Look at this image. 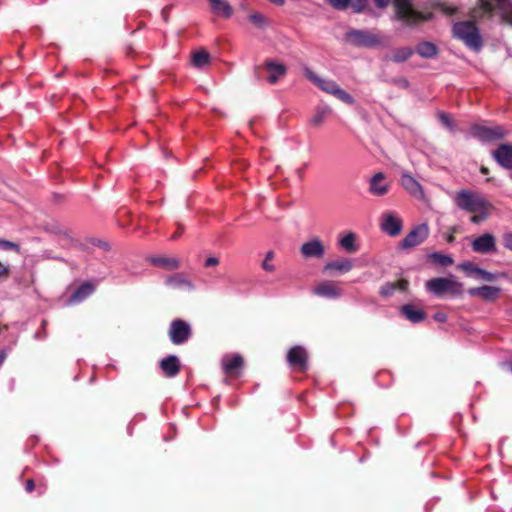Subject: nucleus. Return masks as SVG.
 Wrapping results in <instances>:
<instances>
[{
  "label": "nucleus",
  "instance_id": "1",
  "mask_svg": "<svg viewBox=\"0 0 512 512\" xmlns=\"http://www.w3.org/2000/svg\"><path fill=\"white\" fill-rule=\"evenodd\" d=\"M376 7L385 9L392 2L395 10L394 19L401 21L405 26L414 28L420 23L429 21L433 14L423 13L413 8L412 0H373Z\"/></svg>",
  "mask_w": 512,
  "mask_h": 512
},
{
  "label": "nucleus",
  "instance_id": "2",
  "mask_svg": "<svg viewBox=\"0 0 512 512\" xmlns=\"http://www.w3.org/2000/svg\"><path fill=\"white\" fill-rule=\"evenodd\" d=\"M498 10L501 23L512 26V1L511 0H478V7L471 11L474 19L482 18L485 14L489 16Z\"/></svg>",
  "mask_w": 512,
  "mask_h": 512
},
{
  "label": "nucleus",
  "instance_id": "3",
  "mask_svg": "<svg viewBox=\"0 0 512 512\" xmlns=\"http://www.w3.org/2000/svg\"><path fill=\"white\" fill-rule=\"evenodd\" d=\"M453 36L461 41L474 51H479L482 48L483 41L474 21H461L453 25Z\"/></svg>",
  "mask_w": 512,
  "mask_h": 512
},
{
  "label": "nucleus",
  "instance_id": "4",
  "mask_svg": "<svg viewBox=\"0 0 512 512\" xmlns=\"http://www.w3.org/2000/svg\"><path fill=\"white\" fill-rule=\"evenodd\" d=\"M458 208L469 213H476L482 209H493V205L479 193L470 190H460L454 198Z\"/></svg>",
  "mask_w": 512,
  "mask_h": 512
},
{
  "label": "nucleus",
  "instance_id": "5",
  "mask_svg": "<svg viewBox=\"0 0 512 512\" xmlns=\"http://www.w3.org/2000/svg\"><path fill=\"white\" fill-rule=\"evenodd\" d=\"M426 287L436 295H461L463 291V285L451 278H433L426 283Z\"/></svg>",
  "mask_w": 512,
  "mask_h": 512
},
{
  "label": "nucleus",
  "instance_id": "6",
  "mask_svg": "<svg viewBox=\"0 0 512 512\" xmlns=\"http://www.w3.org/2000/svg\"><path fill=\"white\" fill-rule=\"evenodd\" d=\"M262 68L268 73L267 81L270 84L277 83L287 73V67L284 64L268 59L263 63L262 66L256 65L254 67V75L257 80L262 79V75L260 73Z\"/></svg>",
  "mask_w": 512,
  "mask_h": 512
},
{
  "label": "nucleus",
  "instance_id": "7",
  "mask_svg": "<svg viewBox=\"0 0 512 512\" xmlns=\"http://www.w3.org/2000/svg\"><path fill=\"white\" fill-rule=\"evenodd\" d=\"M168 335L174 345H181L191 338L192 327L183 319H174L170 323Z\"/></svg>",
  "mask_w": 512,
  "mask_h": 512
},
{
  "label": "nucleus",
  "instance_id": "8",
  "mask_svg": "<svg viewBox=\"0 0 512 512\" xmlns=\"http://www.w3.org/2000/svg\"><path fill=\"white\" fill-rule=\"evenodd\" d=\"M471 134L481 141L492 142L505 138L507 131L502 126L486 127L474 125L471 127Z\"/></svg>",
  "mask_w": 512,
  "mask_h": 512
},
{
  "label": "nucleus",
  "instance_id": "9",
  "mask_svg": "<svg viewBox=\"0 0 512 512\" xmlns=\"http://www.w3.org/2000/svg\"><path fill=\"white\" fill-rule=\"evenodd\" d=\"M492 158L499 166L510 171V178L512 179V144L502 143L491 152Z\"/></svg>",
  "mask_w": 512,
  "mask_h": 512
},
{
  "label": "nucleus",
  "instance_id": "10",
  "mask_svg": "<svg viewBox=\"0 0 512 512\" xmlns=\"http://www.w3.org/2000/svg\"><path fill=\"white\" fill-rule=\"evenodd\" d=\"M287 361L294 369L305 372L308 369V353L302 346H294L287 353Z\"/></svg>",
  "mask_w": 512,
  "mask_h": 512
},
{
  "label": "nucleus",
  "instance_id": "11",
  "mask_svg": "<svg viewBox=\"0 0 512 512\" xmlns=\"http://www.w3.org/2000/svg\"><path fill=\"white\" fill-rule=\"evenodd\" d=\"M429 234L427 224H420L412 229L406 237L400 242L402 249H409L421 244Z\"/></svg>",
  "mask_w": 512,
  "mask_h": 512
},
{
  "label": "nucleus",
  "instance_id": "12",
  "mask_svg": "<svg viewBox=\"0 0 512 512\" xmlns=\"http://www.w3.org/2000/svg\"><path fill=\"white\" fill-rule=\"evenodd\" d=\"M325 252V246L318 237H314L309 241L304 242L300 247V253L306 259H322Z\"/></svg>",
  "mask_w": 512,
  "mask_h": 512
},
{
  "label": "nucleus",
  "instance_id": "13",
  "mask_svg": "<svg viewBox=\"0 0 512 512\" xmlns=\"http://www.w3.org/2000/svg\"><path fill=\"white\" fill-rule=\"evenodd\" d=\"M352 269V261L349 258H339L328 261L322 268V272L330 277H336L348 273Z\"/></svg>",
  "mask_w": 512,
  "mask_h": 512
},
{
  "label": "nucleus",
  "instance_id": "14",
  "mask_svg": "<svg viewBox=\"0 0 512 512\" xmlns=\"http://www.w3.org/2000/svg\"><path fill=\"white\" fill-rule=\"evenodd\" d=\"M354 45L375 48L382 45V38L371 31L354 30Z\"/></svg>",
  "mask_w": 512,
  "mask_h": 512
},
{
  "label": "nucleus",
  "instance_id": "15",
  "mask_svg": "<svg viewBox=\"0 0 512 512\" xmlns=\"http://www.w3.org/2000/svg\"><path fill=\"white\" fill-rule=\"evenodd\" d=\"M381 229L389 236L395 237L402 230V220L392 212L384 213L382 215Z\"/></svg>",
  "mask_w": 512,
  "mask_h": 512
},
{
  "label": "nucleus",
  "instance_id": "16",
  "mask_svg": "<svg viewBox=\"0 0 512 512\" xmlns=\"http://www.w3.org/2000/svg\"><path fill=\"white\" fill-rule=\"evenodd\" d=\"M391 187V183L386 180V175L378 172L373 175L369 181V192L375 196L386 195Z\"/></svg>",
  "mask_w": 512,
  "mask_h": 512
},
{
  "label": "nucleus",
  "instance_id": "17",
  "mask_svg": "<svg viewBox=\"0 0 512 512\" xmlns=\"http://www.w3.org/2000/svg\"><path fill=\"white\" fill-rule=\"evenodd\" d=\"M474 252L486 254L496 250L495 237L490 233H485L472 242Z\"/></svg>",
  "mask_w": 512,
  "mask_h": 512
},
{
  "label": "nucleus",
  "instance_id": "18",
  "mask_svg": "<svg viewBox=\"0 0 512 512\" xmlns=\"http://www.w3.org/2000/svg\"><path fill=\"white\" fill-rule=\"evenodd\" d=\"M402 187L416 199H424V191L420 183L410 174L404 172L401 176Z\"/></svg>",
  "mask_w": 512,
  "mask_h": 512
},
{
  "label": "nucleus",
  "instance_id": "19",
  "mask_svg": "<svg viewBox=\"0 0 512 512\" xmlns=\"http://www.w3.org/2000/svg\"><path fill=\"white\" fill-rule=\"evenodd\" d=\"M243 366L244 359L239 354L233 355L232 357H225L222 360V367L224 372L231 377H238Z\"/></svg>",
  "mask_w": 512,
  "mask_h": 512
},
{
  "label": "nucleus",
  "instance_id": "20",
  "mask_svg": "<svg viewBox=\"0 0 512 512\" xmlns=\"http://www.w3.org/2000/svg\"><path fill=\"white\" fill-rule=\"evenodd\" d=\"M167 286L173 289L193 291L195 286L183 273H175L168 276L165 280Z\"/></svg>",
  "mask_w": 512,
  "mask_h": 512
},
{
  "label": "nucleus",
  "instance_id": "21",
  "mask_svg": "<svg viewBox=\"0 0 512 512\" xmlns=\"http://www.w3.org/2000/svg\"><path fill=\"white\" fill-rule=\"evenodd\" d=\"M160 368L167 377H174L180 371V362L177 356L170 355L160 361Z\"/></svg>",
  "mask_w": 512,
  "mask_h": 512
},
{
  "label": "nucleus",
  "instance_id": "22",
  "mask_svg": "<svg viewBox=\"0 0 512 512\" xmlns=\"http://www.w3.org/2000/svg\"><path fill=\"white\" fill-rule=\"evenodd\" d=\"M401 314L412 323H420L426 318V313L413 304L403 305Z\"/></svg>",
  "mask_w": 512,
  "mask_h": 512
},
{
  "label": "nucleus",
  "instance_id": "23",
  "mask_svg": "<svg viewBox=\"0 0 512 512\" xmlns=\"http://www.w3.org/2000/svg\"><path fill=\"white\" fill-rule=\"evenodd\" d=\"M500 291L501 290L498 287L482 286L477 288H471L468 290V293L471 296H479L484 300L493 301L498 297Z\"/></svg>",
  "mask_w": 512,
  "mask_h": 512
},
{
  "label": "nucleus",
  "instance_id": "24",
  "mask_svg": "<svg viewBox=\"0 0 512 512\" xmlns=\"http://www.w3.org/2000/svg\"><path fill=\"white\" fill-rule=\"evenodd\" d=\"M313 292L316 295H319L322 297H328V298H335L341 294L340 288L337 287L331 281H324V282L320 283L313 289Z\"/></svg>",
  "mask_w": 512,
  "mask_h": 512
},
{
  "label": "nucleus",
  "instance_id": "25",
  "mask_svg": "<svg viewBox=\"0 0 512 512\" xmlns=\"http://www.w3.org/2000/svg\"><path fill=\"white\" fill-rule=\"evenodd\" d=\"M150 263L168 271L177 270L180 267V261L172 257H151Z\"/></svg>",
  "mask_w": 512,
  "mask_h": 512
},
{
  "label": "nucleus",
  "instance_id": "26",
  "mask_svg": "<svg viewBox=\"0 0 512 512\" xmlns=\"http://www.w3.org/2000/svg\"><path fill=\"white\" fill-rule=\"evenodd\" d=\"M408 281L405 279L398 280L396 282H388L381 287L380 294L384 297H390L396 290L406 291L408 288Z\"/></svg>",
  "mask_w": 512,
  "mask_h": 512
},
{
  "label": "nucleus",
  "instance_id": "27",
  "mask_svg": "<svg viewBox=\"0 0 512 512\" xmlns=\"http://www.w3.org/2000/svg\"><path fill=\"white\" fill-rule=\"evenodd\" d=\"M93 291L94 286L89 282H85L73 292L68 300V303L81 302L89 295H91Z\"/></svg>",
  "mask_w": 512,
  "mask_h": 512
},
{
  "label": "nucleus",
  "instance_id": "28",
  "mask_svg": "<svg viewBox=\"0 0 512 512\" xmlns=\"http://www.w3.org/2000/svg\"><path fill=\"white\" fill-rule=\"evenodd\" d=\"M209 2L214 13L223 15L226 18L231 17L233 9L226 0H209Z\"/></svg>",
  "mask_w": 512,
  "mask_h": 512
},
{
  "label": "nucleus",
  "instance_id": "29",
  "mask_svg": "<svg viewBox=\"0 0 512 512\" xmlns=\"http://www.w3.org/2000/svg\"><path fill=\"white\" fill-rule=\"evenodd\" d=\"M210 59V54L202 49L192 53L191 64L196 68H203L210 64Z\"/></svg>",
  "mask_w": 512,
  "mask_h": 512
},
{
  "label": "nucleus",
  "instance_id": "30",
  "mask_svg": "<svg viewBox=\"0 0 512 512\" xmlns=\"http://www.w3.org/2000/svg\"><path fill=\"white\" fill-rule=\"evenodd\" d=\"M416 52L423 58H432L438 54V48L432 42H421L416 47Z\"/></svg>",
  "mask_w": 512,
  "mask_h": 512
},
{
  "label": "nucleus",
  "instance_id": "31",
  "mask_svg": "<svg viewBox=\"0 0 512 512\" xmlns=\"http://www.w3.org/2000/svg\"><path fill=\"white\" fill-rule=\"evenodd\" d=\"M413 54V50L409 47H401L393 50L390 57L386 56L385 59H390L395 63H402L407 61Z\"/></svg>",
  "mask_w": 512,
  "mask_h": 512
},
{
  "label": "nucleus",
  "instance_id": "32",
  "mask_svg": "<svg viewBox=\"0 0 512 512\" xmlns=\"http://www.w3.org/2000/svg\"><path fill=\"white\" fill-rule=\"evenodd\" d=\"M331 112V109L329 106H318L315 109V114L310 119V123L314 127H319L325 117Z\"/></svg>",
  "mask_w": 512,
  "mask_h": 512
},
{
  "label": "nucleus",
  "instance_id": "33",
  "mask_svg": "<svg viewBox=\"0 0 512 512\" xmlns=\"http://www.w3.org/2000/svg\"><path fill=\"white\" fill-rule=\"evenodd\" d=\"M249 20L258 29H263L268 24V19L259 12H254L250 14Z\"/></svg>",
  "mask_w": 512,
  "mask_h": 512
},
{
  "label": "nucleus",
  "instance_id": "34",
  "mask_svg": "<svg viewBox=\"0 0 512 512\" xmlns=\"http://www.w3.org/2000/svg\"><path fill=\"white\" fill-rule=\"evenodd\" d=\"M430 258L433 260V262L441 266H449L453 264V259L450 256L438 252L431 254Z\"/></svg>",
  "mask_w": 512,
  "mask_h": 512
},
{
  "label": "nucleus",
  "instance_id": "35",
  "mask_svg": "<svg viewBox=\"0 0 512 512\" xmlns=\"http://www.w3.org/2000/svg\"><path fill=\"white\" fill-rule=\"evenodd\" d=\"M337 85H338V84H337L336 82H334V81H332V80H326V79H323V78H322V79L319 81V83L317 84V86H318L321 90H323V91H325L326 93L331 94V95H332V93H334V92H335V89H336Z\"/></svg>",
  "mask_w": 512,
  "mask_h": 512
},
{
  "label": "nucleus",
  "instance_id": "36",
  "mask_svg": "<svg viewBox=\"0 0 512 512\" xmlns=\"http://www.w3.org/2000/svg\"><path fill=\"white\" fill-rule=\"evenodd\" d=\"M491 210L492 209H482L477 211L476 213H472L473 216L470 218V221L474 224H479L485 221L488 218Z\"/></svg>",
  "mask_w": 512,
  "mask_h": 512
},
{
  "label": "nucleus",
  "instance_id": "37",
  "mask_svg": "<svg viewBox=\"0 0 512 512\" xmlns=\"http://www.w3.org/2000/svg\"><path fill=\"white\" fill-rule=\"evenodd\" d=\"M332 95L347 104L352 103V97L350 96V94L342 90L338 85L335 89V92L332 93Z\"/></svg>",
  "mask_w": 512,
  "mask_h": 512
},
{
  "label": "nucleus",
  "instance_id": "38",
  "mask_svg": "<svg viewBox=\"0 0 512 512\" xmlns=\"http://www.w3.org/2000/svg\"><path fill=\"white\" fill-rule=\"evenodd\" d=\"M434 7L438 8L439 10H441L446 15H453L457 11L456 7L451 6V5L447 4V3H443V2L435 3Z\"/></svg>",
  "mask_w": 512,
  "mask_h": 512
},
{
  "label": "nucleus",
  "instance_id": "39",
  "mask_svg": "<svg viewBox=\"0 0 512 512\" xmlns=\"http://www.w3.org/2000/svg\"><path fill=\"white\" fill-rule=\"evenodd\" d=\"M339 245L348 252H352V232H348L339 240Z\"/></svg>",
  "mask_w": 512,
  "mask_h": 512
},
{
  "label": "nucleus",
  "instance_id": "40",
  "mask_svg": "<svg viewBox=\"0 0 512 512\" xmlns=\"http://www.w3.org/2000/svg\"><path fill=\"white\" fill-rule=\"evenodd\" d=\"M336 10H345L349 7L351 0H327Z\"/></svg>",
  "mask_w": 512,
  "mask_h": 512
},
{
  "label": "nucleus",
  "instance_id": "41",
  "mask_svg": "<svg viewBox=\"0 0 512 512\" xmlns=\"http://www.w3.org/2000/svg\"><path fill=\"white\" fill-rule=\"evenodd\" d=\"M474 276L481 278L482 280L487 281V282H492L495 280L494 274H492L486 270H483L481 268H478V270H476V274Z\"/></svg>",
  "mask_w": 512,
  "mask_h": 512
},
{
  "label": "nucleus",
  "instance_id": "42",
  "mask_svg": "<svg viewBox=\"0 0 512 512\" xmlns=\"http://www.w3.org/2000/svg\"><path fill=\"white\" fill-rule=\"evenodd\" d=\"M458 268L463 270L464 272H466L468 275L474 276L476 274V270H478L479 267L475 266L471 262H465V263L459 264Z\"/></svg>",
  "mask_w": 512,
  "mask_h": 512
},
{
  "label": "nucleus",
  "instance_id": "43",
  "mask_svg": "<svg viewBox=\"0 0 512 512\" xmlns=\"http://www.w3.org/2000/svg\"><path fill=\"white\" fill-rule=\"evenodd\" d=\"M273 257H274L273 251H269L266 254L265 259L262 263V267L264 270L269 271V272L274 271V269H275L274 265L269 264V261L272 260Z\"/></svg>",
  "mask_w": 512,
  "mask_h": 512
},
{
  "label": "nucleus",
  "instance_id": "44",
  "mask_svg": "<svg viewBox=\"0 0 512 512\" xmlns=\"http://www.w3.org/2000/svg\"><path fill=\"white\" fill-rule=\"evenodd\" d=\"M0 249H3V250L13 249L16 252H19V250H20L18 244L8 241V240H3V239H0Z\"/></svg>",
  "mask_w": 512,
  "mask_h": 512
},
{
  "label": "nucleus",
  "instance_id": "45",
  "mask_svg": "<svg viewBox=\"0 0 512 512\" xmlns=\"http://www.w3.org/2000/svg\"><path fill=\"white\" fill-rule=\"evenodd\" d=\"M305 76L311 80L316 86L317 84L319 83V81L322 79L320 78L319 76H317L313 71H311L310 69L306 68L305 69Z\"/></svg>",
  "mask_w": 512,
  "mask_h": 512
},
{
  "label": "nucleus",
  "instance_id": "46",
  "mask_svg": "<svg viewBox=\"0 0 512 512\" xmlns=\"http://www.w3.org/2000/svg\"><path fill=\"white\" fill-rule=\"evenodd\" d=\"M367 7V0H354V12H362Z\"/></svg>",
  "mask_w": 512,
  "mask_h": 512
},
{
  "label": "nucleus",
  "instance_id": "47",
  "mask_svg": "<svg viewBox=\"0 0 512 512\" xmlns=\"http://www.w3.org/2000/svg\"><path fill=\"white\" fill-rule=\"evenodd\" d=\"M10 276V269L0 262V281L6 280Z\"/></svg>",
  "mask_w": 512,
  "mask_h": 512
},
{
  "label": "nucleus",
  "instance_id": "48",
  "mask_svg": "<svg viewBox=\"0 0 512 512\" xmlns=\"http://www.w3.org/2000/svg\"><path fill=\"white\" fill-rule=\"evenodd\" d=\"M439 118H440L441 122H442L445 126H447V127H449V128H451V127H452V122H451V119H450V117H449V115H448V114H446V113H440V114H439Z\"/></svg>",
  "mask_w": 512,
  "mask_h": 512
},
{
  "label": "nucleus",
  "instance_id": "49",
  "mask_svg": "<svg viewBox=\"0 0 512 512\" xmlns=\"http://www.w3.org/2000/svg\"><path fill=\"white\" fill-rule=\"evenodd\" d=\"M504 246L512 251V233H507L503 236Z\"/></svg>",
  "mask_w": 512,
  "mask_h": 512
},
{
  "label": "nucleus",
  "instance_id": "50",
  "mask_svg": "<svg viewBox=\"0 0 512 512\" xmlns=\"http://www.w3.org/2000/svg\"><path fill=\"white\" fill-rule=\"evenodd\" d=\"M219 264V259L216 257H209L206 259L204 266L205 267H212Z\"/></svg>",
  "mask_w": 512,
  "mask_h": 512
},
{
  "label": "nucleus",
  "instance_id": "51",
  "mask_svg": "<svg viewBox=\"0 0 512 512\" xmlns=\"http://www.w3.org/2000/svg\"><path fill=\"white\" fill-rule=\"evenodd\" d=\"M434 319L437 322L444 323L447 321V315L443 312H437L434 314Z\"/></svg>",
  "mask_w": 512,
  "mask_h": 512
},
{
  "label": "nucleus",
  "instance_id": "52",
  "mask_svg": "<svg viewBox=\"0 0 512 512\" xmlns=\"http://www.w3.org/2000/svg\"><path fill=\"white\" fill-rule=\"evenodd\" d=\"M35 488V483L32 479H28L26 481V486H25V489L27 492H32Z\"/></svg>",
  "mask_w": 512,
  "mask_h": 512
},
{
  "label": "nucleus",
  "instance_id": "53",
  "mask_svg": "<svg viewBox=\"0 0 512 512\" xmlns=\"http://www.w3.org/2000/svg\"><path fill=\"white\" fill-rule=\"evenodd\" d=\"M183 230H184L183 226H182L181 224H178V229H177V231L173 234L172 239H177L178 237H180V236H181V234L183 233Z\"/></svg>",
  "mask_w": 512,
  "mask_h": 512
},
{
  "label": "nucleus",
  "instance_id": "54",
  "mask_svg": "<svg viewBox=\"0 0 512 512\" xmlns=\"http://www.w3.org/2000/svg\"><path fill=\"white\" fill-rule=\"evenodd\" d=\"M396 83L403 88H407L409 86V82L405 78L398 79Z\"/></svg>",
  "mask_w": 512,
  "mask_h": 512
},
{
  "label": "nucleus",
  "instance_id": "55",
  "mask_svg": "<svg viewBox=\"0 0 512 512\" xmlns=\"http://www.w3.org/2000/svg\"><path fill=\"white\" fill-rule=\"evenodd\" d=\"M97 245L99 247L103 248L104 250H108L109 249V245L106 242L98 240Z\"/></svg>",
  "mask_w": 512,
  "mask_h": 512
},
{
  "label": "nucleus",
  "instance_id": "56",
  "mask_svg": "<svg viewBox=\"0 0 512 512\" xmlns=\"http://www.w3.org/2000/svg\"><path fill=\"white\" fill-rule=\"evenodd\" d=\"M5 359H6L5 350H0V366L2 365V363L4 362Z\"/></svg>",
  "mask_w": 512,
  "mask_h": 512
},
{
  "label": "nucleus",
  "instance_id": "57",
  "mask_svg": "<svg viewBox=\"0 0 512 512\" xmlns=\"http://www.w3.org/2000/svg\"><path fill=\"white\" fill-rule=\"evenodd\" d=\"M269 1L276 5H279V6H282L285 3L284 0H269Z\"/></svg>",
  "mask_w": 512,
  "mask_h": 512
},
{
  "label": "nucleus",
  "instance_id": "58",
  "mask_svg": "<svg viewBox=\"0 0 512 512\" xmlns=\"http://www.w3.org/2000/svg\"><path fill=\"white\" fill-rule=\"evenodd\" d=\"M480 172H481L482 174H484V175H487V174H489V169H488L487 167H485V166H482V167L480 168Z\"/></svg>",
  "mask_w": 512,
  "mask_h": 512
},
{
  "label": "nucleus",
  "instance_id": "59",
  "mask_svg": "<svg viewBox=\"0 0 512 512\" xmlns=\"http://www.w3.org/2000/svg\"><path fill=\"white\" fill-rule=\"evenodd\" d=\"M455 241V237L453 234L447 236V242L452 243Z\"/></svg>",
  "mask_w": 512,
  "mask_h": 512
},
{
  "label": "nucleus",
  "instance_id": "60",
  "mask_svg": "<svg viewBox=\"0 0 512 512\" xmlns=\"http://www.w3.org/2000/svg\"><path fill=\"white\" fill-rule=\"evenodd\" d=\"M350 37H352V32H351V31H349V32H347V33L345 34V41H346V42H348V41H349V39H350Z\"/></svg>",
  "mask_w": 512,
  "mask_h": 512
},
{
  "label": "nucleus",
  "instance_id": "61",
  "mask_svg": "<svg viewBox=\"0 0 512 512\" xmlns=\"http://www.w3.org/2000/svg\"><path fill=\"white\" fill-rule=\"evenodd\" d=\"M63 235H64L67 239H71L70 235H69L67 232H63Z\"/></svg>",
  "mask_w": 512,
  "mask_h": 512
},
{
  "label": "nucleus",
  "instance_id": "62",
  "mask_svg": "<svg viewBox=\"0 0 512 512\" xmlns=\"http://www.w3.org/2000/svg\"><path fill=\"white\" fill-rule=\"evenodd\" d=\"M510 369H511V371H512V362L510 363Z\"/></svg>",
  "mask_w": 512,
  "mask_h": 512
}]
</instances>
